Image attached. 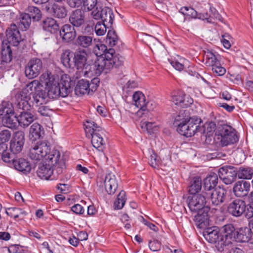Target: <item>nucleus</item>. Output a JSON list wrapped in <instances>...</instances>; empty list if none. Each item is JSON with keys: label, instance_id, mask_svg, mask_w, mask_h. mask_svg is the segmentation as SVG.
<instances>
[{"label": "nucleus", "instance_id": "f257e3e1", "mask_svg": "<svg viewBox=\"0 0 253 253\" xmlns=\"http://www.w3.org/2000/svg\"><path fill=\"white\" fill-rule=\"evenodd\" d=\"M93 51L98 57L92 65L94 73L96 75H100L103 72L107 73L113 67H118L123 64V57L119 54H115L114 49L110 48L107 49L104 44L99 43L96 44Z\"/></svg>", "mask_w": 253, "mask_h": 253}, {"label": "nucleus", "instance_id": "f03ea898", "mask_svg": "<svg viewBox=\"0 0 253 253\" xmlns=\"http://www.w3.org/2000/svg\"><path fill=\"white\" fill-rule=\"evenodd\" d=\"M29 155L34 160L44 158L46 164L56 169L57 175L62 173L65 168V163L60 158V152L56 149L51 150L50 145L45 141L38 142L32 146Z\"/></svg>", "mask_w": 253, "mask_h": 253}, {"label": "nucleus", "instance_id": "7ed1b4c3", "mask_svg": "<svg viewBox=\"0 0 253 253\" xmlns=\"http://www.w3.org/2000/svg\"><path fill=\"white\" fill-rule=\"evenodd\" d=\"M89 53L84 49L79 48L75 52L66 49L61 55V60L63 65L70 68L73 65L77 69H82V73L84 77H89L94 72L93 66L87 63Z\"/></svg>", "mask_w": 253, "mask_h": 253}, {"label": "nucleus", "instance_id": "20e7f679", "mask_svg": "<svg viewBox=\"0 0 253 253\" xmlns=\"http://www.w3.org/2000/svg\"><path fill=\"white\" fill-rule=\"evenodd\" d=\"M40 82L45 85L49 98H57L59 96L65 97L70 92V83L61 80L59 83L58 79L51 73L42 74L40 76Z\"/></svg>", "mask_w": 253, "mask_h": 253}, {"label": "nucleus", "instance_id": "39448f33", "mask_svg": "<svg viewBox=\"0 0 253 253\" xmlns=\"http://www.w3.org/2000/svg\"><path fill=\"white\" fill-rule=\"evenodd\" d=\"M84 126L85 135L88 138H91L92 146L99 151H103L105 142L103 138L104 131L102 128L91 120L86 121Z\"/></svg>", "mask_w": 253, "mask_h": 253}, {"label": "nucleus", "instance_id": "423d86ee", "mask_svg": "<svg viewBox=\"0 0 253 253\" xmlns=\"http://www.w3.org/2000/svg\"><path fill=\"white\" fill-rule=\"evenodd\" d=\"M235 230L231 224H226L223 226L220 232V240L217 242V249L219 252L228 250L234 241Z\"/></svg>", "mask_w": 253, "mask_h": 253}, {"label": "nucleus", "instance_id": "0eeeda50", "mask_svg": "<svg viewBox=\"0 0 253 253\" xmlns=\"http://www.w3.org/2000/svg\"><path fill=\"white\" fill-rule=\"evenodd\" d=\"M217 136L222 146L234 144L239 140V136L235 129L228 125H223L218 128Z\"/></svg>", "mask_w": 253, "mask_h": 253}, {"label": "nucleus", "instance_id": "6e6552de", "mask_svg": "<svg viewBox=\"0 0 253 253\" xmlns=\"http://www.w3.org/2000/svg\"><path fill=\"white\" fill-rule=\"evenodd\" d=\"M202 123V119L198 116H193L189 121L176 126L177 131L187 137H192L198 133L199 125Z\"/></svg>", "mask_w": 253, "mask_h": 253}, {"label": "nucleus", "instance_id": "1a4fd4ad", "mask_svg": "<svg viewBox=\"0 0 253 253\" xmlns=\"http://www.w3.org/2000/svg\"><path fill=\"white\" fill-rule=\"evenodd\" d=\"M100 80L98 78H94L89 83L86 80H81L77 83L75 88V92L77 95L89 94L95 91L99 84Z\"/></svg>", "mask_w": 253, "mask_h": 253}, {"label": "nucleus", "instance_id": "9d476101", "mask_svg": "<svg viewBox=\"0 0 253 253\" xmlns=\"http://www.w3.org/2000/svg\"><path fill=\"white\" fill-rule=\"evenodd\" d=\"M207 198L206 192L204 191L200 194L189 196L186 201L191 211L196 212L198 211L204 210L205 208H210L206 206Z\"/></svg>", "mask_w": 253, "mask_h": 253}, {"label": "nucleus", "instance_id": "9b49d317", "mask_svg": "<svg viewBox=\"0 0 253 253\" xmlns=\"http://www.w3.org/2000/svg\"><path fill=\"white\" fill-rule=\"evenodd\" d=\"M91 15L94 19H101L102 23L107 24L110 26L112 25L114 18L112 10L108 7L98 8L97 6L91 12Z\"/></svg>", "mask_w": 253, "mask_h": 253}, {"label": "nucleus", "instance_id": "f8f14e48", "mask_svg": "<svg viewBox=\"0 0 253 253\" xmlns=\"http://www.w3.org/2000/svg\"><path fill=\"white\" fill-rule=\"evenodd\" d=\"M42 68V63L39 58L31 59L25 69L26 76L29 79H33L37 77L41 73Z\"/></svg>", "mask_w": 253, "mask_h": 253}, {"label": "nucleus", "instance_id": "ddd939ff", "mask_svg": "<svg viewBox=\"0 0 253 253\" xmlns=\"http://www.w3.org/2000/svg\"><path fill=\"white\" fill-rule=\"evenodd\" d=\"M237 175V169L232 166H224L220 168L218 170L219 178L226 184H230L234 182Z\"/></svg>", "mask_w": 253, "mask_h": 253}, {"label": "nucleus", "instance_id": "4468645a", "mask_svg": "<svg viewBox=\"0 0 253 253\" xmlns=\"http://www.w3.org/2000/svg\"><path fill=\"white\" fill-rule=\"evenodd\" d=\"M207 197L210 196L211 204L214 206H219L226 199L227 191L223 188L218 186L212 190L206 192Z\"/></svg>", "mask_w": 253, "mask_h": 253}, {"label": "nucleus", "instance_id": "2eb2a0df", "mask_svg": "<svg viewBox=\"0 0 253 253\" xmlns=\"http://www.w3.org/2000/svg\"><path fill=\"white\" fill-rule=\"evenodd\" d=\"M253 238V218L249 223V227H242L235 231L234 240L238 242H248Z\"/></svg>", "mask_w": 253, "mask_h": 253}, {"label": "nucleus", "instance_id": "dca6fc26", "mask_svg": "<svg viewBox=\"0 0 253 253\" xmlns=\"http://www.w3.org/2000/svg\"><path fill=\"white\" fill-rule=\"evenodd\" d=\"M37 174L40 178L44 180L49 179L52 174H53V177L51 178L50 180L57 179L58 175L56 173V169L48 165L45 162L39 165Z\"/></svg>", "mask_w": 253, "mask_h": 253}, {"label": "nucleus", "instance_id": "f3484780", "mask_svg": "<svg viewBox=\"0 0 253 253\" xmlns=\"http://www.w3.org/2000/svg\"><path fill=\"white\" fill-rule=\"evenodd\" d=\"M171 100L176 105L182 108L187 107L193 103V99L189 95H186L181 90L172 92L171 95Z\"/></svg>", "mask_w": 253, "mask_h": 253}, {"label": "nucleus", "instance_id": "a211bd4d", "mask_svg": "<svg viewBox=\"0 0 253 253\" xmlns=\"http://www.w3.org/2000/svg\"><path fill=\"white\" fill-rule=\"evenodd\" d=\"M246 204L244 201L236 199L231 202L227 208L228 212L235 217H240L245 211Z\"/></svg>", "mask_w": 253, "mask_h": 253}, {"label": "nucleus", "instance_id": "6ab92c4d", "mask_svg": "<svg viewBox=\"0 0 253 253\" xmlns=\"http://www.w3.org/2000/svg\"><path fill=\"white\" fill-rule=\"evenodd\" d=\"M6 40L3 42L10 45L17 46L21 41L20 33L15 24L11 25L6 31Z\"/></svg>", "mask_w": 253, "mask_h": 253}, {"label": "nucleus", "instance_id": "aec40b11", "mask_svg": "<svg viewBox=\"0 0 253 253\" xmlns=\"http://www.w3.org/2000/svg\"><path fill=\"white\" fill-rule=\"evenodd\" d=\"M69 21L73 27L79 28L83 26L85 23L84 12L80 9L73 10L69 15Z\"/></svg>", "mask_w": 253, "mask_h": 253}, {"label": "nucleus", "instance_id": "412c9836", "mask_svg": "<svg viewBox=\"0 0 253 253\" xmlns=\"http://www.w3.org/2000/svg\"><path fill=\"white\" fill-rule=\"evenodd\" d=\"M25 142V135L22 131H18L13 137V140L10 142V148L13 153H20L23 148Z\"/></svg>", "mask_w": 253, "mask_h": 253}, {"label": "nucleus", "instance_id": "4be33fe9", "mask_svg": "<svg viewBox=\"0 0 253 253\" xmlns=\"http://www.w3.org/2000/svg\"><path fill=\"white\" fill-rule=\"evenodd\" d=\"M76 35L74 27L70 24H65L60 29V36L65 42L73 41L75 39Z\"/></svg>", "mask_w": 253, "mask_h": 253}, {"label": "nucleus", "instance_id": "5701e85b", "mask_svg": "<svg viewBox=\"0 0 253 253\" xmlns=\"http://www.w3.org/2000/svg\"><path fill=\"white\" fill-rule=\"evenodd\" d=\"M210 208H205L204 210L197 211V213L194 216V220L196 225L199 228H203L207 226L208 223V212Z\"/></svg>", "mask_w": 253, "mask_h": 253}, {"label": "nucleus", "instance_id": "b1692460", "mask_svg": "<svg viewBox=\"0 0 253 253\" xmlns=\"http://www.w3.org/2000/svg\"><path fill=\"white\" fill-rule=\"evenodd\" d=\"M105 188L108 194L115 193L118 186L116 177L113 173H109L106 175L104 180Z\"/></svg>", "mask_w": 253, "mask_h": 253}, {"label": "nucleus", "instance_id": "393cba45", "mask_svg": "<svg viewBox=\"0 0 253 253\" xmlns=\"http://www.w3.org/2000/svg\"><path fill=\"white\" fill-rule=\"evenodd\" d=\"M250 183L242 180L236 183L233 188V191L237 197H242L248 195L250 189Z\"/></svg>", "mask_w": 253, "mask_h": 253}, {"label": "nucleus", "instance_id": "a878e982", "mask_svg": "<svg viewBox=\"0 0 253 253\" xmlns=\"http://www.w3.org/2000/svg\"><path fill=\"white\" fill-rule=\"evenodd\" d=\"M33 103L37 106L46 104L49 101V97L46 91L42 88L38 89L33 94Z\"/></svg>", "mask_w": 253, "mask_h": 253}, {"label": "nucleus", "instance_id": "bb28decb", "mask_svg": "<svg viewBox=\"0 0 253 253\" xmlns=\"http://www.w3.org/2000/svg\"><path fill=\"white\" fill-rule=\"evenodd\" d=\"M132 99L134 102V105L139 108V110L137 112V115L138 116H140L143 112V109L145 107V96L142 92L136 91L132 96Z\"/></svg>", "mask_w": 253, "mask_h": 253}, {"label": "nucleus", "instance_id": "cd10ccee", "mask_svg": "<svg viewBox=\"0 0 253 253\" xmlns=\"http://www.w3.org/2000/svg\"><path fill=\"white\" fill-rule=\"evenodd\" d=\"M17 120L19 125L23 127L28 126L34 121V115L30 112L25 111L20 112L17 115Z\"/></svg>", "mask_w": 253, "mask_h": 253}, {"label": "nucleus", "instance_id": "c85d7f7f", "mask_svg": "<svg viewBox=\"0 0 253 253\" xmlns=\"http://www.w3.org/2000/svg\"><path fill=\"white\" fill-rule=\"evenodd\" d=\"M203 236L209 243H215L217 248V242L220 240V233L217 229L207 228L203 232Z\"/></svg>", "mask_w": 253, "mask_h": 253}, {"label": "nucleus", "instance_id": "c756f323", "mask_svg": "<svg viewBox=\"0 0 253 253\" xmlns=\"http://www.w3.org/2000/svg\"><path fill=\"white\" fill-rule=\"evenodd\" d=\"M42 27L44 31L51 34H55L59 30L57 21L52 18H47L43 20Z\"/></svg>", "mask_w": 253, "mask_h": 253}, {"label": "nucleus", "instance_id": "7c9ffc66", "mask_svg": "<svg viewBox=\"0 0 253 253\" xmlns=\"http://www.w3.org/2000/svg\"><path fill=\"white\" fill-rule=\"evenodd\" d=\"M75 44L82 49L87 48L92 45L93 38L90 36L80 35L75 39Z\"/></svg>", "mask_w": 253, "mask_h": 253}, {"label": "nucleus", "instance_id": "2f4dec72", "mask_svg": "<svg viewBox=\"0 0 253 253\" xmlns=\"http://www.w3.org/2000/svg\"><path fill=\"white\" fill-rule=\"evenodd\" d=\"M30 94L27 91H24V88L21 91L20 93L17 96V106L23 110H28L30 106L28 104V101L30 99Z\"/></svg>", "mask_w": 253, "mask_h": 253}, {"label": "nucleus", "instance_id": "473e14b6", "mask_svg": "<svg viewBox=\"0 0 253 253\" xmlns=\"http://www.w3.org/2000/svg\"><path fill=\"white\" fill-rule=\"evenodd\" d=\"M218 183V177L216 174L213 173L204 180V188L205 192H208L214 189Z\"/></svg>", "mask_w": 253, "mask_h": 253}, {"label": "nucleus", "instance_id": "72a5a7b5", "mask_svg": "<svg viewBox=\"0 0 253 253\" xmlns=\"http://www.w3.org/2000/svg\"><path fill=\"white\" fill-rule=\"evenodd\" d=\"M198 133L205 135L206 137H209L212 134L216 129V124L213 122L206 123L203 126L199 125Z\"/></svg>", "mask_w": 253, "mask_h": 253}, {"label": "nucleus", "instance_id": "f704fd0d", "mask_svg": "<svg viewBox=\"0 0 253 253\" xmlns=\"http://www.w3.org/2000/svg\"><path fill=\"white\" fill-rule=\"evenodd\" d=\"M43 133V130L41 125L38 123H34L30 128L29 138L32 141L39 139Z\"/></svg>", "mask_w": 253, "mask_h": 253}, {"label": "nucleus", "instance_id": "c9c22d12", "mask_svg": "<svg viewBox=\"0 0 253 253\" xmlns=\"http://www.w3.org/2000/svg\"><path fill=\"white\" fill-rule=\"evenodd\" d=\"M52 12L55 17L64 18L67 15L68 11L64 5L54 3L52 5Z\"/></svg>", "mask_w": 253, "mask_h": 253}, {"label": "nucleus", "instance_id": "e433bc0d", "mask_svg": "<svg viewBox=\"0 0 253 253\" xmlns=\"http://www.w3.org/2000/svg\"><path fill=\"white\" fill-rule=\"evenodd\" d=\"M192 119L187 109L181 110L178 114L175 117L173 125L174 126L184 124Z\"/></svg>", "mask_w": 253, "mask_h": 253}, {"label": "nucleus", "instance_id": "4c0bfd02", "mask_svg": "<svg viewBox=\"0 0 253 253\" xmlns=\"http://www.w3.org/2000/svg\"><path fill=\"white\" fill-rule=\"evenodd\" d=\"M1 64L7 63L12 59V50L10 45L3 42L1 52Z\"/></svg>", "mask_w": 253, "mask_h": 253}, {"label": "nucleus", "instance_id": "58836bf2", "mask_svg": "<svg viewBox=\"0 0 253 253\" xmlns=\"http://www.w3.org/2000/svg\"><path fill=\"white\" fill-rule=\"evenodd\" d=\"M13 166L16 169L25 174L30 172L31 169V165L29 162L24 159H20L18 161L16 160L14 162Z\"/></svg>", "mask_w": 253, "mask_h": 253}, {"label": "nucleus", "instance_id": "ea45409f", "mask_svg": "<svg viewBox=\"0 0 253 253\" xmlns=\"http://www.w3.org/2000/svg\"><path fill=\"white\" fill-rule=\"evenodd\" d=\"M202 188V180L199 177H194L188 186V192L191 195L197 194Z\"/></svg>", "mask_w": 253, "mask_h": 253}, {"label": "nucleus", "instance_id": "a19ab883", "mask_svg": "<svg viewBox=\"0 0 253 253\" xmlns=\"http://www.w3.org/2000/svg\"><path fill=\"white\" fill-rule=\"evenodd\" d=\"M2 122L4 126L10 128H15L18 123L17 116L14 115V113H12L10 115H7L2 117Z\"/></svg>", "mask_w": 253, "mask_h": 253}, {"label": "nucleus", "instance_id": "79ce46f5", "mask_svg": "<svg viewBox=\"0 0 253 253\" xmlns=\"http://www.w3.org/2000/svg\"><path fill=\"white\" fill-rule=\"evenodd\" d=\"M12 113H14L12 103L9 101L2 102L0 104V117L2 118L7 115H10Z\"/></svg>", "mask_w": 253, "mask_h": 253}, {"label": "nucleus", "instance_id": "37998d69", "mask_svg": "<svg viewBox=\"0 0 253 253\" xmlns=\"http://www.w3.org/2000/svg\"><path fill=\"white\" fill-rule=\"evenodd\" d=\"M237 175L240 179H251L253 176V169L251 168H240L237 170Z\"/></svg>", "mask_w": 253, "mask_h": 253}, {"label": "nucleus", "instance_id": "c03bdc74", "mask_svg": "<svg viewBox=\"0 0 253 253\" xmlns=\"http://www.w3.org/2000/svg\"><path fill=\"white\" fill-rule=\"evenodd\" d=\"M204 58L208 66L212 67L215 64H219V61L217 56L211 51L208 50L205 52Z\"/></svg>", "mask_w": 253, "mask_h": 253}, {"label": "nucleus", "instance_id": "a18cd8bd", "mask_svg": "<svg viewBox=\"0 0 253 253\" xmlns=\"http://www.w3.org/2000/svg\"><path fill=\"white\" fill-rule=\"evenodd\" d=\"M5 213L9 216L17 218L21 215H26L27 212L21 209L17 208H9L6 209Z\"/></svg>", "mask_w": 253, "mask_h": 253}, {"label": "nucleus", "instance_id": "49530a36", "mask_svg": "<svg viewBox=\"0 0 253 253\" xmlns=\"http://www.w3.org/2000/svg\"><path fill=\"white\" fill-rule=\"evenodd\" d=\"M119 41V38L116 32L114 30H109L108 31L106 43L111 47L116 45Z\"/></svg>", "mask_w": 253, "mask_h": 253}, {"label": "nucleus", "instance_id": "de8ad7c7", "mask_svg": "<svg viewBox=\"0 0 253 253\" xmlns=\"http://www.w3.org/2000/svg\"><path fill=\"white\" fill-rule=\"evenodd\" d=\"M41 84H42L40 81L34 80L26 85L24 88V92L27 91L30 94H34L38 89L40 88Z\"/></svg>", "mask_w": 253, "mask_h": 253}, {"label": "nucleus", "instance_id": "09e8293b", "mask_svg": "<svg viewBox=\"0 0 253 253\" xmlns=\"http://www.w3.org/2000/svg\"><path fill=\"white\" fill-rule=\"evenodd\" d=\"M29 13H27L34 21H39L42 17L41 10L37 7L31 6L28 7Z\"/></svg>", "mask_w": 253, "mask_h": 253}, {"label": "nucleus", "instance_id": "8fccbe9b", "mask_svg": "<svg viewBox=\"0 0 253 253\" xmlns=\"http://www.w3.org/2000/svg\"><path fill=\"white\" fill-rule=\"evenodd\" d=\"M126 201V192L122 190L115 201L114 206L115 209H121L123 208Z\"/></svg>", "mask_w": 253, "mask_h": 253}, {"label": "nucleus", "instance_id": "3c124183", "mask_svg": "<svg viewBox=\"0 0 253 253\" xmlns=\"http://www.w3.org/2000/svg\"><path fill=\"white\" fill-rule=\"evenodd\" d=\"M31 22V19L27 13H22L20 15L19 26L21 28H23L26 30L29 27Z\"/></svg>", "mask_w": 253, "mask_h": 253}, {"label": "nucleus", "instance_id": "603ef678", "mask_svg": "<svg viewBox=\"0 0 253 253\" xmlns=\"http://www.w3.org/2000/svg\"><path fill=\"white\" fill-rule=\"evenodd\" d=\"M156 107V103L153 101L146 102V105L143 109V112L140 117L146 118L149 117L150 112L153 111Z\"/></svg>", "mask_w": 253, "mask_h": 253}, {"label": "nucleus", "instance_id": "864d4df0", "mask_svg": "<svg viewBox=\"0 0 253 253\" xmlns=\"http://www.w3.org/2000/svg\"><path fill=\"white\" fill-rule=\"evenodd\" d=\"M110 26L107 24H105L103 23H101L100 22H98L95 26L94 30L95 33L98 36H103L104 35L107 30V28Z\"/></svg>", "mask_w": 253, "mask_h": 253}, {"label": "nucleus", "instance_id": "5fc2aeb1", "mask_svg": "<svg viewBox=\"0 0 253 253\" xmlns=\"http://www.w3.org/2000/svg\"><path fill=\"white\" fill-rule=\"evenodd\" d=\"M180 12L184 15L196 18L197 17V12L192 7H183Z\"/></svg>", "mask_w": 253, "mask_h": 253}, {"label": "nucleus", "instance_id": "6e6d98bb", "mask_svg": "<svg viewBox=\"0 0 253 253\" xmlns=\"http://www.w3.org/2000/svg\"><path fill=\"white\" fill-rule=\"evenodd\" d=\"M82 4L84 8L88 10H92V11L95 9L97 6V0H82Z\"/></svg>", "mask_w": 253, "mask_h": 253}, {"label": "nucleus", "instance_id": "4d7b16f0", "mask_svg": "<svg viewBox=\"0 0 253 253\" xmlns=\"http://www.w3.org/2000/svg\"><path fill=\"white\" fill-rule=\"evenodd\" d=\"M160 164L159 157L153 151L149 159V164L154 168H157Z\"/></svg>", "mask_w": 253, "mask_h": 253}, {"label": "nucleus", "instance_id": "13d9d810", "mask_svg": "<svg viewBox=\"0 0 253 253\" xmlns=\"http://www.w3.org/2000/svg\"><path fill=\"white\" fill-rule=\"evenodd\" d=\"M1 159L5 163L8 164L12 163L13 165H14V162L16 161V160H14L13 156L11 155L7 151L3 152L1 156Z\"/></svg>", "mask_w": 253, "mask_h": 253}, {"label": "nucleus", "instance_id": "bf43d9fd", "mask_svg": "<svg viewBox=\"0 0 253 253\" xmlns=\"http://www.w3.org/2000/svg\"><path fill=\"white\" fill-rule=\"evenodd\" d=\"M11 133L8 130H3L0 132V144L7 142L10 138Z\"/></svg>", "mask_w": 253, "mask_h": 253}, {"label": "nucleus", "instance_id": "052dcab7", "mask_svg": "<svg viewBox=\"0 0 253 253\" xmlns=\"http://www.w3.org/2000/svg\"><path fill=\"white\" fill-rule=\"evenodd\" d=\"M212 71L213 73L219 76L224 75L226 73L225 69L220 66L219 62V64H215L212 66Z\"/></svg>", "mask_w": 253, "mask_h": 253}, {"label": "nucleus", "instance_id": "680f3d73", "mask_svg": "<svg viewBox=\"0 0 253 253\" xmlns=\"http://www.w3.org/2000/svg\"><path fill=\"white\" fill-rule=\"evenodd\" d=\"M142 127L145 128L149 133H153L157 129L156 126L152 122H144L142 123Z\"/></svg>", "mask_w": 253, "mask_h": 253}, {"label": "nucleus", "instance_id": "e2e57ef3", "mask_svg": "<svg viewBox=\"0 0 253 253\" xmlns=\"http://www.w3.org/2000/svg\"><path fill=\"white\" fill-rule=\"evenodd\" d=\"M244 213L245 217L248 219L253 217V203L246 205V208Z\"/></svg>", "mask_w": 253, "mask_h": 253}, {"label": "nucleus", "instance_id": "0e129e2a", "mask_svg": "<svg viewBox=\"0 0 253 253\" xmlns=\"http://www.w3.org/2000/svg\"><path fill=\"white\" fill-rule=\"evenodd\" d=\"M149 246L150 250L153 252H157L161 249V243L157 240L149 242Z\"/></svg>", "mask_w": 253, "mask_h": 253}, {"label": "nucleus", "instance_id": "69168bd1", "mask_svg": "<svg viewBox=\"0 0 253 253\" xmlns=\"http://www.w3.org/2000/svg\"><path fill=\"white\" fill-rule=\"evenodd\" d=\"M82 0H66L67 4L71 8L79 7L82 5Z\"/></svg>", "mask_w": 253, "mask_h": 253}, {"label": "nucleus", "instance_id": "338daca9", "mask_svg": "<svg viewBox=\"0 0 253 253\" xmlns=\"http://www.w3.org/2000/svg\"><path fill=\"white\" fill-rule=\"evenodd\" d=\"M71 210L74 213L78 214H83L84 211L83 207L80 204L74 205L72 207Z\"/></svg>", "mask_w": 253, "mask_h": 253}, {"label": "nucleus", "instance_id": "774afa93", "mask_svg": "<svg viewBox=\"0 0 253 253\" xmlns=\"http://www.w3.org/2000/svg\"><path fill=\"white\" fill-rule=\"evenodd\" d=\"M21 251V246L19 245H12L8 248V251L10 253H20Z\"/></svg>", "mask_w": 253, "mask_h": 253}]
</instances>
